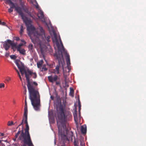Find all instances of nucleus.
Segmentation results:
<instances>
[{
  "label": "nucleus",
  "instance_id": "1",
  "mask_svg": "<svg viewBox=\"0 0 146 146\" xmlns=\"http://www.w3.org/2000/svg\"><path fill=\"white\" fill-rule=\"evenodd\" d=\"M32 72L29 69L27 70L25 69V75L27 82V86L30 95V99L34 109L38 110L40 106V96L38 91L35 90L31 84L29 76L32 75Z\"/></svg>",
  "mask_w": 146,
  "mask_h": 146
},
{
  "label": "nucleus",
  "instance_id": "2",
  "mask_svg": "<svg viewBox=\"0 0 146 146\" xmlns=\"http://www.w3.org/2000/svg\"><path fill=\"white\" fill-rule=\"evenodd\" d=\"M60 112L58 115V120L57 121L58 133L61 136L63 135L66 136L64 133L65 131L67 133L68 130L66 128L65 123L71 117L72 115L69 111H64L62 107L60 108Z\"/></svg>",
  "mask_w": 146,
  "mask_h": 146
},
{
  "label": "nucleus",
  "instance_id": "3",
  "mask_svg": "<svg viewBox=\"0 0 146 146\" xmlns=\"http://www.w3.org/2000/svg\"><path fill=\"white\" fill-rule=\"evenodd\" d=\"M28 29L30 31V33L31 34V40L34 44L39 42L40 38L44 40L45 39L48 42L50 41L49 39L50 38V36L48 35L47 37L46 36L44 31L41 27H40L39 29L40 32L39 33L34 27H31Z\"/></svg>",
  "mask_w": 146,
  "mask_h": 146
},
{
  "label": "nucleus",
  "instance_id": "4",
  "mask_svg": "<svg viewBox=\"0 0 146 146\" xmlns=\"http://www.w3.org/2000/svg\"><path fill=\"white\" fill-rule=\"evenodd\" d=\"M29 125L26 126V128L25 129V132L23 131V125L22 126V130H21V133L19 136V138L21 139V138L23 137L24 138V140L25 142H26V138H27V141L29 142L30 141V136L29 133Z\"/></svg>",
  "mask_w": 146,
  "mask_h": 146
},
{
  "label": "nucleus",
  "instance_id": "5",
  "mask_svg": "<svg viewBox=\"0 0 146 146\" xmlns=\"http://www.w3.org/2000/svg\"><path fill=\"white\" fill-rule=\"evenodd\" d=\"M54 56L56 59L58 60V64L55 67V69L56 70V72L57 74L59 73V69L61 66V65L62 66V69L64 70V68L63 66L62 62L61 60L60 55L59 54L56 53L54 54Z\"/></svg>",
  "mask_w": 146,
  "mask_h": 146
},
{
  "label": "nucleus",
  "instance_id": "6",
  "mask_svg": "<svg viewBox=\"0 0 146 146\" xmlns=\"http://www.w3.org/2000/svg\"><path fill=\"white\" fill-rule=\"evenodd\" d=\"M22 19L23 20L24 22L25 23L26 26H27V29L28 31V34L31 38V34L30 33V31L28 29L31 27H34V28L35 27L31 25V20H29L28 18L25 15H24V17Z\"/></svg>",
  "mask_w": 146,
  "mask_h": 146
},
{
  "label": "nucleus",
  "instance_id": "7",
  "mask_svg": "<svg viewBox=\"0 0 146 146\" xmlns=\"http://www.w3.org/2000/svg\"><path fill=\"white\" fill-rule=\"evenodd\" d=\"M27 138H26V142H25L24 140V138L23 137H22L21 138V139L19 138V137L17 139V141H22L24 143V144L23 145H21V146H26V145H28V146H34L33 145V144L32 143L31 138H30V141L28 142L27 141Z\"/></svg>",
  "mask_w": 146,
  "mask_h": 146
},
{
  "label": "nucleus",
  "instance_id": "8",
  "mask_svg": "<svg viewBox=\"0 0 146 146\" xmlns=\"http://www.w3.org/2000/svg\"><path fill=\"white\" fill-rule=\"evenodd\" d=\"M58 78V76L56 75H54L53 76L52 75L50 76H48V79L49 82L52 83L56 81L57 80Z\"/></svg>",
  "mask_w": 146,
  "mask_h": 146
},
{
  "label": "nucleus",
  "instance_id": "9",
  "mask_svg": "<svg viewBox=\"0 0 146 146\" xmlns=\"http://www.w3.org/2000/svg\"><path fill=\"white\" fill-rule=\"evenodd\" d=\"M65 57L67 64V67L69 70H70V56L68 54L66 53L65 54Z\"/></svg>",
  "mask_w": 146,
  "mask_h": 146
},
{
  "label": "nucleus",
  "instance_id": "10",
  "mask_svg": "<svg viewBox=\"0 0 146 146\" xmlns=\"http://www.w3.org/2000/svg\"><path fill=\"white\" fill-rule=\"evenodd\" d=\"M7 42L11 46V48L13 49V51H15L16 50V49H17L16 44H15V42L13 41H11L10 40H7Z\"/></svg>",
  "mask_w": 146,
  "mask_h": 146
},
{
  "label": "nucleus",
  "instance_id": "11",
  "mask_svg": "<svg viewBox=\"0 0 146 146\" xmlns=\"http://www.w3.org/2000/svg\"><path fill=\"white\" fill-rule=\"evenodd\" d=\"M15 10L18 13L19 15L21 16L22 19H23L25 15L22 11L21 8L19 6H17L15 8Z\"/></svg>",
  "mask_w": 146,
  "mask_h": 146
},
{
  "label": "nucleus",
  "instance_id": "12",
  "mask_svg": "<svg viewBox=\"0 0 146 146\" xmlns=\"http://www.w3.org/2000/svg\"><path fill=\"white\" fill-rule=\"evenodd\" d=\"M60 43L61 45H60L58 42H57L56 44L58 50L60 51H62L64 50V47L61 40Z\"/></svg>",
  "mask_w": 146,
  "mask_h": 146
},
{
  "label": "nucleus",
  "instance_id": "13",
  "mask_svg": "<svg viewBox=\"0 0 146 146\" xmlns=\"http://www.w3.org/2000/svg\"><path fill=\"white\" fill-rule=\"evenodd\" d=\"M6 2L8 3L9 5L10 6V8L11 9L15 8H15L16 7L14 3H13L11 0H6Z\"/></svg>",
  "mask_w": 146,
  "mask_h": 146
},
{
  "label": "nucleus",
  "instance_id": "14",
  "mask_svg": "<svg viewBox=\"0 0 146 146\" xmlns=\"http://www.w3.org/2000/svg\"><path fill=\"white\" fill-rule=\"evenodd\" d=\"M39 46L41 53L42 54H43L45 51L46 46L45 45H42L40 44Z\"/></svg>",
  "mask_w": 146,
  "mask_h": 146
},
{
  "label": "nucleus",
  "instance_id": "15",
  "mask_svg": "<svg viewBox=\"0 0 146 146\" xmlns=\"http://www.w3.org/2000/svg\"><path fill=\"white\" fill-rule=\"evenodd\" d=\"M81 131L83 134H85L86 132V126L84 125L81 126Z\"/></svg>",
  "mask_w": 146,
  "mask_h": 146
},
{
  "label": "nucleus",
  "instance_id": "16",
  "mask_svg": "<svg viewBox=\"0 0 146 146\" xmlns=\"http://www.w3.org/2000/svg\"><path fill=\"white\" fill-rule=\"evenodd\" d=\"M25 11L27 13L28 15L30 16L33 19H34L35 20H36L37 19V18L34 15H32L30 12H29L28 10H25Z\"/></svg>",
  "mask_w": 146,
  "mask_h": 146
},
{
  "label": "nucleus",
  "instance_id": "17",
  "mask_svg": "<svg viewBox=\"0 0 146 146\" xmlns=\"http://www.w3.org/2000/svg\"><path fill=\"white\" fill-rule=\"evenodd\" d=\"M17 50L21 54L23 55L24 56L26 54V51L23 48H22L19 49V50Z\"/></svg>",
  "mask_w": 146,
  "mask_h": 146
},
{
  "label": "nucleus",
  "instance_id": "18",
  "mask_svg": "<svg viewBox=\"0 0 146 146\" xmlns=\"http://www.w3.org/2000/svg\"><path fill=\"white\" fill-rule=\"evenodd\" d=\"M37 16L38 18L40 19H42L44 17L43 13L42 11H40L39 12L38 14L37 15Z\"/></svg>",
  "mask_w": 146,
  "mask_h": 146
},
{
  "label": "nucleus",
  "instance_id": "19",
  "mask_svg": "<svg viewBox=\"0 0 146 146\" xmlns=\"http://www.w3.org/2000/svg\"><path fill=\"white\" fill-rule=\"evenodd\" d=\"M73 116L74 117V120L76 123H77L78 121V119L77 117V114L76 113V111L73 114Z\"/></svg>",
  "mask_w": 146,
  "mask_h": 146
},
{
  "label": "nucleus",
  "instance_id": "20",
  "mask_svg": "<svg viewBox=\"0 0 146 146\" xmlns=\"http://www.w3.org/2000/svg\"><path fill=\"white\" fill-rule=\"evenodd\" d=\"M43 61L42 60H41L38 62L37 63V67L38 68H40V66H41L42 64H43Z\"/></svg>",
  "mask_w": 146,
  "mask_h": 146
},
{
  "label": "nucleus",
  "instance_id": "21",
  "mask_svg": "<svg viewBox=\"0 0 146 146\" xmlns=\"http://www.w3.org/2000/svg\"><path fill=\"white\" fill-rule=\"evenodd\" d=\"M3 47L4 48L5 50H8L10 47V46L7 43H6L3 45Z\"/></svg>",
  "mask_w": 146,
  "mask_h": 146
},
{
  "label": "nucleus",
  "instance_id": "22",
  "mask_svg": "<svg viewBox=\"0 0 146 146\" xmlns=\"http://www.w3.org/2000/svg\"><path fill=\"white\" fill-rule=\"evenodd\" d=\"M15 44H16L17 50H19V49H21V47L23 45V44L22 43H20L18 45H17V42H16L15 43Z\"/></svg>",
  "mask_w": 146,
  "mask_h": 146
},
{
  "label": "nucleus",
  "instance_id": "23",
  "mask_svg": "<svg viewBox=\"0 0 146 146\" xmlns=\"http://www.w3.org/2000/svg\"><path fill=\"white\" fill-rule=\"evenodd\" d=\"M29 50L30 51L33 52V48L32 44H29L28 47Z\"/></svg>",
  "mask_w": 146,
  "mask_h": 146
},
{
  "label": "nucleus",
  "instance_id": "24",
  "mask_svg": "<svg viewBox=\"0 0 146 146\" xmlns=\"http://www.w3.org/2000/svg\"><path fill=\"white\" fill-rule=\"evenodd\" d=\"M19 70L22 75H23L24 74H25V68L24 67L22 68H20Z\"/></svg>",
  "mask_w": 146,
  "mask_h": 146
},
{
  "label": "nucleus",
  "instance_id": "25",
  "mask_svg": "<svg viewBox=\"0 0 146 146\" xmlns=\"http://www.w3.org/2000/svg\"><path fill=\"white\" fill-rule=\"evenodd\" d=\"M74 90L72 88H70V92L69 93V95L72 97L74 96Z\"/></svg>",
  "mask_w": 146,
  "mask_h": 146
},
{
  "label": "nucleus",
  "instance_id": "26",
  "mask_svg": "<svg viewBox=\"0 0 146 146\" xmlns=\"http://www.w3.org/2000/svg\"><path fill=\"white\" fill-rule=\"evenodd\" d=\"M28 110L24 109L23 117H27Z\"/></svg>",
  "mask_w": 146,
  "mask_h": 146
},
{
  "label": "nucleus",
  "instance_id": "27",
  "mask_svg": "<svg viewBox=\"0 0 146 146\" xmlns=\"http://www.w3.org/2000/svg\"><path fill=\"white\" fill-rule=\"evenodd\" d=\"M24 28L23 25H21L20 27V30L19 32V33L21 36L22 35L23 32Z\"/></svg>",
  "mask_w": 146,
  "mask_h": 146
},
{
  "label": "nucleus",
  "instance_id": "28",
  "mask_svg": "<svg viewBox=\"0 0 146 146\" xmlns=\"http://www.w3.org/2000/svg\"><path fill=\"white\" fill-rule=\"evenodd\" d=\"M15 63L17 65V66L18 68L19 69V70H20V68H22L23 67H24V66H20L19 64V63L18 62H17L16 61L15 62Z\"/></svg>",
  "mask_w": 146,
  "mask_h": 146
},
{
  "label": "nucleus",
  "instance_id": "29",
  "mask_svg": "<svg viewBox=\"0 0 146 146\" xmlns=\"http://www.w3.org/2000/svg\"><path fill=\"white\" fill-rule=\"evenodd\" d=\"M79 143L78 140L77 139H75L74 142V146H78Z\"/></svg>",
  "mask_w": 146,
  "mask_h": 146
},
{
  "label": "nucleus",
  "instance_id": "30",
  "mask_svg": "<svg viewBox=\"0 0 146 146\" xmlns=\"http://www.w3.org/2000/svg\"><path fill=\"white\" fill-rule=\"evenodd\" d=\"M13 125H14V123L13 121H9L8 122L7 125L9 126H11Z\"/></svg>",
  "mask_w": 146,
  "mask_h": 146
},
{
  "label": "nucleus",
  "instance_id": "31",
  "mask_svg": "<svg viewBox=\"0 0 146 146\" xmlns=\"http://www.w3.org/2000/svg\"><path fill=\"white\" fill-rule=\"evenodd\" d=\"M47 70V68H46V66L44 65L43 66L42 68L41 69V71H46Z\"/></svg>",
  "mask_w": 146,
  "mask_h": 146
},
{
  "label": "nucleus",
  "instance_id": "32",
  "mask_svg": "<svg viewBox=\"0 0 146 146\" xmlns=\"http://www.w3.org/2000/svg\"><path fill=\"white\" fill-rule=\"evenodd\" d=\"M24 123L26 124V126L27 125H29L28 124V123L27 121V117H24Z\"/></svg>",
  "mask_w": 146,
  "mask_h": 146
},
{
  "label": "nucleus",
  "instance_id": "33",
  "mask_svg": "<svg viewBox=\"0 0 146 146\" xmlns=\"http://www.w3.org/2000/svg\"><path fill=\"white\" fill-rule=\"evenodd\" d=\"M20 5H21L22 8L25 11V10H27V9H24V3H23V2L22 1V3H21V2H20Z\"/></svg>",
  "mask_w": 146,
  "mask_h": 146
},
{
  "label": "nucleus",
  "instance_id": "34",
  "mask_svg": "<svg viewBox=\"0 0 146 146\" xmlns=\"http://www.w3.org/2000/svg\"><path fill=\"white\" fill-rule=\"evenodd\" d=\"M19 135L18 134H17L16 133V134H15V138L13 139V140L14 141H16V140L17 141V138Z\"/></svg>",
  "mask_w": 146,
  "mask_h": 146
},
{
  "label": "nucleus",
  "instance_id": "35",
  "mask_svg": "<svg viewBox=\"0 0 146 146\" xmlns=\"http://www.w3.org/2000/svg\"><path fill=\"white\" fill-rule=\"evenodd\" d=\"M10 57L11 59H15L16 58V56L15 55H12L10 56Z\"/></svg>",
  "mask_w": 146,
  "mask_h": 146
},
{
  "label": "nucleus",
  "instance_id": "36",
  "mask_svg": "<svg viewBox=\"0 0 146 146\" xmlns=\"http://www.w3.org/2000/svg\"><path fill=\"white\" fill-rule=\"evenodd\" d=\"M5 87V84L3 83H0V88H4Z\"/></svg>",
  "mask_w": 146,
  "mask_h": 146
},
{
  "label": "nucleus",
  "instance_id": "37",
  "mask_svg": "<svg viewBox=\"0 0 146 146\" xmlns=\"http://www.w3.org/2000/svg\"><path fill=\"white\" fill-rule=\"evenodd\" d=\"M13 39L14 40H16L17 41H19L20 40L19 38L18 37H14L13 38Z\"/></svg>",
  "mask_w": 146,
  "mask_h": 146
},
{
  "label": "nucleus",
  "instance_id": "38",
  "mask_svg": "<svg viewBox=\"0 0 146 146\" xmlns=\"http://www.w3.org/2000/svg\"><path fill=\"white\" fill-rule=\"evenodd\" d=\"M13 11V9L9 8L8 9V12L9 13L12 12Z\"/></svg>",
  "mask_w": 146,
  "mask_h": 146
},
{
  "label": "nucleus",
  "instance_id": "39",
  "mask_svg": "<svg viewBox=\"0 0 146 146\" xmlns=\"http://www.w3.org/2000/svg\"><path fill=\"white\" fill-rule=\"evenodd\" d=\"M32 74H33V78H36L37 77V75L36 73H33Z\"/></svg>",
  "mask_w": 146,
  "mask_h": 146
},
{
  "label": "nucleus",
  "instance_id": "40",
  "mask_svg": "<svg viewBox=\"0 0 146 146\" xmlns=\"http://www.w3.org/2000/svg\"><path fill=\"white\" fill-rule=\"evenodd\" d=\"M79 110L80 111L81 109V105L80 104V101L79 100L78 102Z\"/></svg>",
  "mask_w": 146,
  "mask_h": 146
},
{
  "label": "nucleus",
  "instance_id": "41",
  "mask_svg": "<svg viewBox=\"0 0 146 146\" xmlns=\"http://www.w3.org/2000/svg\"><path fill=\"white\" fill-rule=\"evenodd\" d=\"M54 38L56 40H57V35L56 33H54Z\"/></svg>",
  "mask_w": 146,
  "mask_h": 146
},
{
  "label": "nucleus",
  "instance_id": "42",
  "mask_svg": "<svg viewBox=\"0 0 146 146\" xmlns=\"http://www.w3.org/2000/svg\"><path fill=\"white\" fill-rule=\"evenodd\" d=\"M24 120V117H23V119L22 120V121H21V123L18 125L19 126H20L21 125H22V126L23 125Z\"/></svg>",
  "mask_w": 146,
  "mask_h": 146
},
{
  "label": "nucleus",
  "instance_id": "43",
  "mask_svg": "<svg viewBox=\"0 0 146 146\" xmlns=\"http://www.w3.org/2000/svg\"><path fill=\"white\" fill-rule=\"evenodd\" d=\"M56 82V85H59L60 84V82L59 81H56L55 82Z\"/></svg>",
  "mask_w": 146,
  "mask_h": 146
},
{
  "label": "nucleus",
  "instance_id": "44",
  "mask_svg": "<svg viewBox=\"0 0 146 146\" xmlns=\"http://www.w3.org/2000/svg\"><path fill=\"white\" fill-rule=\"evenodd\" d=\"M9 52H6L5 54V56L6 57H8L9 56Z\"/></svg>",
  "mask_w": 146,
  "mask_h": 146
},
{
  "label": "nucleus",
  "instance_id": "45",
  "mask_svg": "<svg viewBox=\"0 0 146 146\" xmlns=\"http://www.w3.org/2000/svg\"><path fill=\"white\" fill-rule=\"evenodd\" d=\"M21 42H23L24 43V44H26V42H25V41L24 40V39H21Z\"/></svg>",
  "mask_w": 146,
  "mask_h": 146
},
{
  "label": "nucleus",
  "instance_id": "46",
  "mask_svg": "<svg viewBox=\"0 0 146 146\" xmlns=\"http://www.w3.org/2000/svg\"><path fill=\"white\" fill-rule=\"evenodd\" d=\"M84 144V143L80 141V145L81 146H82Z\"/></svg>",
  "mask_w": 146,
  "mask_h": 146
},
{
  "label": "nucleus",
  "instance_id": "47",
  "mask_svg": "<svg viewBox=\"0 0 146 146\" xmlns=\"http://www.w3.org/2000/svg\"><path fill=\"white\" fill-rule=\"evenodd\" d=\"M6 80L8 81H10L11 80V78L10 77H8L7 78Z\"/></svg>",
  "mask_w": 146,
  "mask_h": 146
},
{
  "label": "nucleus",
  "instance_id": "48",
  "mask_svg": "<svg viewBox=\"0 0 146 146\" xmlns=\"http://www.w3.org/2000/svg\"><path fill=\"white\" fill-rule=\"evenodd\" d=\"M18 122V120H16L15 122L14 123V125H17Z\"/></svg>",
  "mask_w": 146,
  "mask_h": 146
},
{
  "label": "nucleus",
  "instance_id": "49",
  "mask_svg": "<svg viewBox=\"0 0 146 146\" xmlns=\"http://www.w3.org/2000/svg\"><path fill=\"white\" fill-rule=\"evenodd\" d=\"M5 136V134L3 133L0 132V136Z\"/></svg>",
  "mask_w": 146,
  "mask_h": 146
},
{
  "label": "nucleus",
  "instance_id": "50",
  "mask_svg": "<svg viewBox=\"0 0 146 146\" xmlns=\"http://www.w3.org/2000/svg\"><path fill=\"white\" fill-rule=\"evenodd\" d=\"M21 132V131L20 130V128L19 129V130L18 131L17 133V134H18L19 135V134L20 133V132Z\"/></svg>",
  "mask_w": 146,
  "mask_h": 146
},
{
  "label": "nucleus",
  "instance_id": "51",
  "mask_svg": "<svg viewBox=\"0 0 146 146\" xmlns=\"http://www.w3.org/2000/svg\"><path fill=\"white\" fill-rule=\"evenodd\" d=\"M18 74L19 76V78L20 79V80H21L22 81V78H21V76L20 74L19 73V74Z\"/></svg>",
  "mask_w": 146,
  "mask_h": 146
},
{
  "label": "nucleus",
  "instance_id": "52",
  "mask_svg": "<svg viewBox=\"0 0 146 146\" xmlns=\"http://www.w3.org/2000/svg\"><path fill=\"white\" fill-rule=\"evenodd\" d=\"M6 23L4 22H2L1 24V25H5Z\"/></svg>",
  "mask_w": 146,
  "mask_h": 146
},
{
  "label": "nucleus",
  "instance_id": "53",
  "mask_svg": "<svg viewBox=\"0 0 146 146\" xmlns=\"http://www.w3.org/2000/svg\"><path fill=\"white\" fill-rule=\"evenodd\" d=\"M14 69L17 72V74H19V72L18 70L17 69V68L15 67L14 68Z\"/></svg>",
  "mask_w": 146,
  "mask_h": 146
},
{
  "label": "nucleus",
  "instance_id": "54",
  "mask_svg": "<svg viewBox=\"0 0 146 146\" xmlns=\"http://www.w3.org/2000/svg\"><path fill=\"white\" fill-rule=\"evenodd\" d=\"M24 109L27 110V104L25 105V107H24Z\"/></svg>",
  "mask_w": 146,
  "mask_h": 146
},
{
  "label": "nucleus",
  "instance_id": "55",
  "mask_svg": "<svg viewBox=\"0 0 146 146\" xmlns=\"http://www.w3.org/2000/svg\"><path fill=\"white\" fill-rule=\"evenodd\" d=\"M33 84L36 86H37L38 85L37 83L35 82H33Z\"/></svg>",
  "mask_w": 146,
  "mask_h": 146
},
{
  "label": "nucleus",
  "instance_id": "56",
  "mask_svg": "<svg viewBox=\"0 0 146 146\" xmlns=\"http://www.w3.org/2000/svg\"><path fill=\"white\" fill-rule=\"evenodd\" d=\"M0 146H5L3 143H1L0 144Z\"/></svg>",
  "mask_w": 146,
  "mask_h": 146
},
{
  "label": "nucleus",
  "instance_id": "57",
  "mask_svg": "<svg viewBox=\"0 0 146 146\" xmlns=\"http://www.w3.org/2000/svg\"><path fill=\"white\" fill-rule=\"evenodd\" d=\"M50 98H51V99H52V100H53L54 99V97L53 96H50Z\"/></svg>",
  "mask_w": 146,
  "mask_h": 146
},
{
  "label": "nucleus",
  "instance_id": "58",
  "mask_svg": "<svg viewBox=\"0 0 146 146\" xmlns=\"http://www.w3.org/2000/svg\"><path fill=\"white\" fill-rule=\"evenodd\" d=\"M63 75H64V78L66 79V76L65 75L64 72H63Z\"/></svg>",
  "mask_w": 146,
  "mask_h": 146
},
{
  "label": "nucleus",
  "instance_id": "59",
  "mask_svg": "<svg viewBox=\"0 0 146 146\" xmlns=\"http://www.w3.org/2000/svg\"><path fill=\"white\" fill-rule=\"evenodd\" d=\"M25 105L27 104V102H26V97L25 100Z\"/></svg>",
  "mask_w": 146,
  "mask_h": 146
},
{
  "label": "nucleus",
  "instance_id": "60",
  "mask_svg": "<svg viewBox=\"0 0 146 146\" xmlns=\"http://www.w3.org/2000/svg\"><path fill=\"white\" fill-rule=\"evenodd\" d=\"M3 141V140H0V144L1 143H2V141Z\"/></svg>",
  "mask_w": 146,
  "mask_h": 146
},
{
  "label": "nucleus",
  "instance_id": "61",
  "mask_svg": "<svg viewBox=\"0 0 146 146\" xmlns=\"http://www.w3.org/2000/svg\"><path fill=\"white\" fill-rule=\"evenodd\" d=\"M4 141L6 142H7V140H3V141Z\"/></svg>",
  "mask_w": 146,
  "mask_h": 146
},
{
  "label": "nucleus",
  "instance_id": "62",
  "mask_svg": "<svg viewBox=\"0 0 146 146\" xmlns=\"http://www.w3.org/2000/svg\"><path fill=\"white\" fill-rule=\"evenodd\" d=\"M19 2L22 3V0H19Z\"/></svg>",
  "mask_w": 146,
  "mask_h": 146
},
{
  "label": "nucleus",
  "instance_id": "63",
  "mask_svg": "<svg viewBox=\"0 0 146 146\" xmlns=\"http://www.w3.org/2000/svg\"><path fill=\"white\" fill-rule=\"evenodd\" d=\"M2 22L0 20V25H1V24Z\"/></svg>",
  "mask_w": 146,
  "mask_h": 146
},
{
  "label": "nucleus",
  "instance_id": "64",
  "mask_svg": "<svg viewBox=\"0 0 146 146\" xmlns=\"http://www.w3.org/2000/svg\"><path fill=\"white\" fill-rule=\"evenodd\" d=\"M19 127V125H18V126H17V127L16 129L18 128Z\"/></svg>",
  "mask_w": 146,
  "mask_h": 146
}]
</instances>
